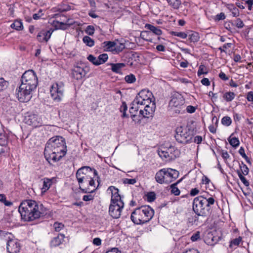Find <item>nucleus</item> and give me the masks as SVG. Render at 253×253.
<instances>
[{"mask_svg": "<svg viewBox=\"0 0 253 253\" xmlns=\"http://www.w3.org/2000/svg\"><path fill=\"white\" fill-rule=\"evenodd\" d=\"M108 191H110L112 193L111 199H114V202H117L119 201H122L121 199V196L119 194V189L116 188L115 186H111L108 189Z\"/></svg>", "mask_w": 253, "mask_h": 253, "instance_id": "nucleus-21", "label": "nucleus"}, {"mask_svg": "<svg viewBox=\"0 0 253 253\" xmlns=\"http://www.w3.org/2000/svg\"><path fill=\"white\" fill-rule=\"evenodd\" d=\"M115 45L116 42H114L106 41L102 43V47L104 50L107 51H115Z\"/></svg>", "mask_w": 253, "mask_h": 253, "instance_id": "nucleus-23", "label": "nucleus"}, {"mask_svg": "<svg viewBox=\"0 0 253 253\" xmlns=\"http://www.w3.org/2000/svg\"><path fill=\"white\" fill-rule=\"evenodd\" d=\"M240 169L241 170V173L244 175L248 174L249 172V169L248 167L242 162L241 164L240 165Z\"/></svg>", "mask_w": 253, "mask_h": 253, "instance_id": "nucleus-39", "label": "nucleus"}, {"mask_svg": "<svg viewBox=\"0 0 253 253\" xmlns=\"http://www.w3.org/2000/svg\"><path fill=\"white\" fill-rule=\"evenodd\" d=\"M136 182V180L135 178L128 179L125 178L123 179V183L125 184H134Z\"/></svg>", "mask_w": 253, "mask_h": 253, "instance_id": "nucleus-56", "label": "nucleus"}, {"mask_svg": "<svg viewBox=\"0 0 253 253\" xmlns=\"http://www.w3.org/2000/svg\"><path fill=\"white\" fill-rule=\"evenodd\" d=\"M168 3L173 6L174 8H177L181 4V1L180 0H167Z\"/></svg>", "mask_w": 253, "mask_h": 253, "instance_id": "nucleus-44", "label": "nucleus"}, {"mask_svg": "<svg viewBox=\"0 0 253 253\" xmlns=\"http://www.w3.org/2000/svg\"><path fill=\"white\" fill-rule=\"evenodd\" d=\"M72 77L75 79L79 80L82 79L85 75L84 70L80 67L76 66L72 70Z\"/></svg>", "mask_w": 253, "mask_h": 253, "instance_id": "nucleus-19", "label": "nucleus"}, {"mask_svg": "<svg viewBox=\"0 0 253 253\" xmlns=\"http://www.w3.org/2000/svg\"><path fill=\"white\" fill-rule=\"evenodd\" d=\"M108 55L106 53H103L100 54L97 58L98 62L102 64L105 63L108 59Z\"/></svg>", "mask_w": 253, "mask_h": 253, "instance_id": "nucleus-42", "label": "nucleus"}, {"mask_svg": "<svg viewBox=\"0 0 253 253\" xmlns=\"http://www.w3.org/2000/svg\"><path fill=\"white\" fill-rule=\"evenodd\" d=\"M239 153L242 156L243 158H244L246 160V162L248 164H251V162L249 157L246 155L245 153V150L243 147H241L240 148L239 150Z\"/></svg>", "mask_w": 253, "mask_h": 253, "instance_id": "nucleus-48", "label": "nucleus"}, {"mask_svg": "<svg viewBox=\"0 0 253 253\" xmlns=\"http://www.w3.org/2000/svg\"><path fill=\"white\" fill-rule=\"evenodd\" d=\"M199 193V190L197 188H193L191 190L190 194L192 196H194Z\"/></svg>", "mask_w": 253, "mask_h": 253, "instance_id": "nucleus-64", "label": "nucleus"}, {"mask_svg": "<svg viewBox=\"0 0 253 253\" xmlns=\"http://www.w3.org/2000/svg\"><path fill=\"white\" fill-rule=\"evenodd\" d=\"M87 59L89 61H90L93 64H94L96 66H98V65H100V63H99L98 62L97 58H96L95 56H94L93 55H92L91 54L89 55L88 56V57H87Z\"/></svg>", "mask_w": 253, "mask_h": 253, "instance_id": "nucleus-43", "label": "nucleus"}, {"mask_svg": "<svg viewBox=\"0 0 253 253\" xmlns=\"http://www.w3.org/2000/svg\"><path fill=\"white\" fill-rule=\"evenodd\" d=\"M203 140V138L201 136L197 135L194 137V142L198 144H200Z\"/></svg>", "mask_w": 253, "mask_h": 253, "instance_id": "nucleus-59", "label": "nucleus"}, {"mask_svg": "<svg viewBox=\"0 0 253 253\" xmlns=\"http://www.w3.org/2000/svg\"><path fill=\"white\" fill-rule=\"evenodd\" d=\"M7 144V137L5 134L3 132H0V146L2 148V146H4Z\"/></svg>", "mask_w": 253, "mask_h": 253, "instance_id": "nucleus-40", "label": "nucleus"}, {"mask_svg": "<svg viewBox=\"0 0 253 253\" xmlns=\"http://www.w3.org/2000/svg\"><path fill=\"white\" fill-rule=\"evenodd\" d=\"M138 105H140V103L134 102V100L131 104V106L129 109V113L131 114V117L132 118H134L136 116L135 113H137L138 110Z\"/></svg>", "mask_w": 253, "mask_h": 253, "instance_id": "nucleus-26", "label": "nucleus"}, {"mask_svg": "<svg viewBox=\"0 0 253 253\" xmlns=\"http://www.w3.org/2000/svg\"><path fill=\"white\" fill-rule=\"evenodd\" d=\"M201 82L203 85H204L206 86H209L211 84V83H210L209 80L206 78L203 79L201 80Z\"/></svg>", "mask_w": 253, "mask_h": 253, "instance_id": "nucleus-60", "label": "nucleus"}, {"mask_svg": "<svg viewBox=\"0 0 253 253\" xmlns=\"http://www.w3.org/2000/svg\"><path fill=\"white\" fill-rule=\"evenodd\" d=\"M154 211L149 206L136 208L131 213L130 218L136 224H143L149 222L153 217Z\"/></svg>", "mask_w": 253, "mask_h": 253, "instance_id": "nucleus-5", "label": "nucleus"}, {"mask_svg": "<svg viewBox=\"0 0 253 253\" xmlns=\"http://www.w3.org/2000/svg\"><path fill=\"white\" fill-rule=\"evenodd\" d=\"M168 110L172 114H183L185 112V99L181 94L175 92L172 95Z\"/></svg>", "mask_w": 253, "mask_h": 253, "instance_id": "nucleus-7", "label": "nucleus"}, {"mask_svg": "<svg viewBox=\"0 0 253 253\" xmlns=\"http://www.w3.org/2000/svg\"><path fill=\"white\" fill-rule=\"evenodd\" d=\"M186 109L187 110V112L189 113H193L196 110V108L194 106H191V105L188 106L186 107Z\"/></svg>", "mask_w": 253, "mask_h": 253, "instance_id": "nucleus-62", "label": "nucleus"}, {"mask_svg": "<svg viewBox=\"0 0 253 253\" xmlns=\"http://www.w3.org/2000/svg\"><path fill=\"white\" fill-rule=\"evenodd\" d=\"M66 143L63 137L58 136L50 138L46 143L44 155L46 160L50 163L59 161L66 154Z\"/></svg>", "mask_w": 253, "mask_h": 253, "instance_id": "nucleus-3", "label": "nucleus"}, {"mask_svg": "<svg viewBox=\"0 0 253 253\" xmlns=\"http://www.w3.org/2000/svg\"><path fill=\"white\" fill-rule=\"evenodd\" d=\"M208 73V71L204 65L201 64L199 67V69L197 72V75L198 77H200L202 75H206Z\"/></svg>", "mask_w": 253, "mask_h": 253, "instance_id": "nucleus-33", "label": "nucleus"}, {"mask_svg": "<svg viewBox=\"0 0 253 253\" xmlns=\"http://www.w3.org/2000/svg\"><path fill=\"white\" fill-rule=\"evenodd\" d=\"M21 84L16 89V95L21 102H27L31 99L33 92L36 89L38 84L36 74L32 70L24 72L21 79Z\"/></svg>", "mask_w": 253, "mask_h": 253, "instance_id": "nucleus-1", "label": "nucleus"}, {"mask_svg": "<svg viewBox=\"0 0 253 253\" xmlns=\"http://www.w3.org/2000/svg\"><path fill=\"white\" fill-rule=\"evenodd\" d=\"M50 92L52 99L56 102H60L64 95V83L59 82L53 84L51 86Z\"/></svg>", "mask_w": 253, "mask_h": 253, "instance_id": "nucleus-12", "label": "nucleus"}, {"mask_svg": "<svg viewBox=\"0 0 253 253\" xmlns=\"http://www.w3.org/2000/svg\"><path fill=\"white\" fill-rule=\"evenodd\" d=\"M232 44L231 43H227L224 44L223 45V47H220L218 48V49L220 50L221 52H225V50L224 49H226L227 48L230 47L231 46Z\"/></svg>", "mask_w": 253, "mask_h": 253, "instance_id": "nucleus-58", "label": "nucleus"}, {"mask_svg": "<svg viewBox=\"0 0 253 253\" xmlns=\"http://www.w3.org/2000/svg\"><path fill=\"white\" fill-rule=\"evenodd\" d=\"M75 21L71 19H68L66 22H59L53 21L52 25L55 27V29L66 30L71 25H73Z\"/></svg>", "mask_w": 253, "mask_h": 253, "instance_id": "nucleus-17", "label": "nucleus"}, {"mask_svg": "<svg viewBox=\"0 0 253 253\" xmlns=\"http://www.w3.org/2000/svg\"><path fill=\"white\" fill-rule=\"evenodd\" d=\"M83 41L86 45L89 47H92L94 44V40L87 36L84 37Z\"/></svg>", "mask_w": 253, "mask_h": 253, "instance_id": "nucleus-31", "label": "nucleus"}, {"mask_svg": "<svg viewBox=\"0 0 253 253\" xmlns=\"http://www.w3.org/2000/svg\"><path fill=\"white\" fill-rule=\"evenodd\" d=\"M170 34L172 36H176L179 38H181V39H185L187 37V34H186L185 32H174V31H171L170 32Z\"/></svg>", "mask_w": 253, "mask_h": 253, "instance_id": "nucleus-36", "label": "nucleus"}, {"mask_svg": "<svg viewBox=\"0 0 253 253\" xmlns=\"http://www.w3.org/2000/svg\"><path fill=\"white\" fill-rule=\"evenodd\" d=\"M200 238V233L199 232H197L192 235L191 237V240L193 242L197 241Z\"/></svg>", "mask_w": 253, "mask_h": 253, "instance_id": "nucleus-57", "label": "nucleus"}, {"mask_svg": "<svg viewBox=\"0 0 253 253\" xmlns=\"http://www.w3.org/2000/svg\"><path fill=\"white\" fill-rule=\"evenodd\" d=\"M219 77L223 81H227L229 79V78L226 75V74L222 72H221L219 74Z\"/></svg>", "mask_w": 253, "mask_h": 253, "instance_id": "nucleus-63", "label": "nucleus"}, {"mask_svg": "<svg viewBox=\"0 0 253 253\" xmlns=\"http://www.w3.org/2000/svg\"><path fill=\"white\" fill-rule=\"evenodd\" d=\"M236 94L233 92H225L223 95V99L227 102H231L232 101L235 97Z\"/></svg>", "mask_w": 253, "mask_h": 253, "instance_id": "nucleus-28", "label": "nucleus"}, {"mask_svg": "<svg viewBox=\"0 0 253 253\" xmlns=\"http://www.w3.org/2000/svg\"><path fill=\"white\" fill-rule=\"evenodd\" d=\"M8 85V82L4 80L2 78H0V91H2L6 89Z\"/></svg>", "mask_w": 253, "mask_h": 253, "instance_id": "nucleus-35", "label": "nucleus"}, {"mask_svg": "<svg viewBox=\"0 0 253 253\" xmlns=\"http://www.w3.org/2000/svg\"><path fill=\"white\" fill-rule=\"evenodd\" d=\"M127 109V107L126 104L125 102H123L120 109V111L123 113L122 116L123 118L128 117V115L126 114Z\"/></svg>", "mask_w": 253, "mask_h": 253, "instance_id": "nucleus-47", "label": "nucleus"}, {"mask_svg": "<svg viewBox=\"0 0 253 253\" xmlns=\"http://www.w3.org/2000/svg\"><path fill=\"white\" fill-rule=\"evenodd\" d=\"M19 212L22 219L31 221L46 214V208L43 205L32 200L22 201L19 207Z\"/></svg>", "mask_w": 253, "mask_h": 253, "instance_id": "nucleus-4", "label": "nucleus"}, {"mask_svg": "<svg viewBox=\"0 0 253 253\" xmlns=\"http://www.w3.org/2000/svg\"><path fill=\"white\" fill-rule=\"evenodd\" d=\"M147 200L149 202L154 201L156 199V194L154 192H148L146 195Z\"/></svg>", "mask_w": 253, "mask_h": 253, "instance_id": "nucleus-50", "label": "nucleus"}, {"mask_svg": "<svg viewBox=\"0 0 253 253\" xmlns=\"http://www.w3.org/2000/svg\"><path fill=\"white\" fill-rule=\"evenodd\" d=\"M233 16H236L238 13V9L233 4H229L227 7Z\"/></svg>", "mask_w": 253, "mask_h": 253, "instance_id": "nucleus-51", "label": "nucleus"}, {"mask_svg": "<svg viewBox=\"0 0 253 253\" xmlns=\"http://www.w3.org/2000/svg\"><path fill=\"white\" fill-rule=\"evenodd\" d=\"M65 236L63 234H58L57 236L53 238L50 242L51 247H57L63 243Z\"/></svg>", "mask_w": 253, "mask_h": 253, "instance_id": "nucleus-20", "label": "nucleus"}, {"mask_svg": "<svg viewBox=\"0 0 253 253\" xmlns=\"http://www.w3.org/2000/svg\"><path fill=\"white\" fill-rule=\"evenodd\" d=\"M235 25L238 28H242L244 26V24L240 18L237 19L235 21Z\"/></svg>", "mask_w": 253, "mask_h": 253, "instance_id": "nucleus-55", "label": "nucleus"}, {"mask_svg": "<svg viewBox=\"0 0 253 253\" xmlns=\"http://www.w3.org/2000/svg\"><path fill=\"white\" fill-rule=\"evenodd\" d=\"M189 39L191 42H198L200 39L198 33L192 31L191 34L189 35Z\"/></svg>", "mask_w": 253, "mask_h": 253, "instance_id": "nucleus-30", "label": "nucleus"}, {"mask_svg": "<svg viewBox=\"0 0 253 253\" xmlns=\"http://www.w3.org/2000/svg\"><path fill=\"white\" fill-rule=\"evenodd\" d=\"M54 230L56 232H59L64 227V225L61 222H55L53 224Z\"/></svg>", "mask_w": 253, "mask_h": 253, "instance_id": "nucleus-46", "label": "nucleus"}, {"mask_svg": "<svg viewBox=\"0 0 253 253\" xmlns=\"http://www.w3.org/2000/svg\"><path fill=\"white\" fill-rule=\"evenodd\" d=\"M125 48V45L124 43H120L119 45H117L115 46V52L119 53L122 51Z\"/></svg>", "mask_w": 253, "mask_h": 253, "instance_id": "nucleus-54", "label": "nucleus"}, {"mask_svg": "<svg viewBox=\"0 0 253 253\" xmlns=\"http://www.w3.org/2000/svg\"><path fill=\"white\" fill-rule=\"evenodd\" d=\"M159 156L166 161H170L179 157L180 152L175 147L170 145L169 147L162 146L158 150Z\"/></svg>", "mask_w": 253, "mask_h": 253, "instance_id": "nucleus-10", "label": "nucleus"}, {"mask_svg": "<svg viewBox=\"0 0 253 253\" xmlns=\"http://www.w3.org/2000/svg\"><path fill=\"white\" fill-rule=\"evenodd\" d=\"M94 31L95 29L94 27L93 26L89 25L87 26V27L86 28V29L85 30V32L89 35H92L94 33Z\"/></svg>", "mask_w": 253, "mask_h": 253, "instance_id": "nucleus-53", "label": "nucleus"}, {"mask_svg": "<svg viewBox=\"0 0 253 253\" xmlns=\"http://www.w3.org/2000/svg\"><path fill=\"white\" fill-rule=\"evenodd\" d=\"M0 239L6 242V249L9 253H18L21 246L17 239L8 232L0 230Z\"/></svg>", "mask_w": 253, "mask_h": 253, "instance_id": "nucleus-9", "label": "nucleus"}, {"mask_svg": "<svg viewBox=\"0 0 253 253\" xmlns=\"http://www.w3.org/2000/svg\"><path fill=\"white\" fill-rule=\"evenodd\" d=\"M179 182V181H178L176 183L172 184L171 186V193L173 194L175 196H178L180 194V191L178 189L177 187H176V185L177 183Z\"/></svg>", "mask_w": 253, "mask_h": 253, "instance_id": "nucleus-37", "label": "nucleus"}, {"mask_svg": "<svg viewBox=\"0 0 253 253\" xmlns=\"http://www.w3.org/2000/svg\"><path fill=\"white\" fill-rule=\"evenodd\" d=\"M206 202L204 196H198L194 199L193 210L198 216H206L209 213Z\"/></svg>", "mask_w": 253, "mask_h": 253, "instance_id": "nucleus-11", "label": "nucleus"}, {"mask_svg": "<svg viewBox=\"0 0 253 253\" xmlns=\"http://www.w3.org/2000/svg\"><path fill=\"white\" fill-rule=\"evenodd\" d=\"M54 31L52 29H50L49 30H42L40 31L37 36V40L40 42H47Z\"/></svg>", "mask_w": 253, "mask_h": 253, "instance_id": "nucleus-18", "label": "nucleus"}, {"mask_svg": "<svg viewBox=\"0 0 253 253\" xmlns=\"http://www.w3.org/2000/svg\"><path fill=\"white\" fill-rule=\"evenodd\" d=\"M0 202L6 206H10L12 205V202L6 200V196L4 194H0Z\"/></svg>", "mask_w": 253, "mask_h": 253, "instance_id": "nucleus-45", "label": "nucleus"}, {"mask_svg": "<svg viewBox=\"0 0 253 253\" xmlns=\"http://www.w3.org/2000/svg\"><path fill=\"white\" fill-rule=\"evenodd\" d=\"M53 178H44L42 179L43 180V185L42 188V193H45L46 192L51 186L52 184V180H53Z\"/></svg>", "mask_w": 253, "mask_h": 253, "instance_id": "nucleus-22", "label": "nucleus"}, {"mask_svg": "<svg viewBox=\"0 0 253 253\" xmlns=\"http://www.w3.org/2000/svg\"><path fill=\"white\" fill-rule=\"evenodd\" d=\"M237 173L238 175V176L241 180V181L243 183V184L246 186H248L249 185V181L246 179V178L243 176V174H242L241 172V171L239 170L237 171Z\"/></svg>", "mask_w": 253, "mask_h": 253, "instance_id": "nucleus-41", "label": "nucleus"}, {"mask_svg": "<svg viewBox=\"0 0 253 253\" xmlns=\"http://www.w3.org/2000/svg\"><path fill=\"white\" fill-rule=\"evenodd\" d=\"M196 131L195 128L191 125H187L186 127L180 126L176 129L175 138L178 142L187 144L191 142Z\"/></svg>", "mask_w": 253, "mask_h": 253, "instance_id": "nucleus-6", "label": "nucleus"}, {"mask_svg": "<svg viewBox=\"0 0 253 253\" xmlns=\"http://www.w3.org/2000/svg\"><path fill=\"white\" fill-rule=\"evenodd\" d=\"M144 110H140L139 114L142 115L144 118H149L152 117L156 109V104L154 100L148 102L145 105Z\"/></svg>", "mask_w": 253, "mask_h": 253, "instance_id": "nucleus-15", "label": "nucleus"}, {"mask_svg": "<svg viewBox=\"0 0 253 253\" xmlns=\"http://www.w3.org/2000/svg\"><path fill=\"white\" fill-rule=\"evenodd\" d=\"M221 123L222 125L224 126H229L232 123V120L230 117L228 116H225L222 119Z\"/></svg>", "mask_w": 253, "mask_h": 253, "instance_id": "nucleus-49", "label": "nucleus"}, {"mask_svg": "<svg viewBox=\"0 0 253 253\" xmlns=\"http://www.w3.org/2000/svg\"><path fill=\"white\" fill-rule=\"evenodd\" d=\"M145 28L149 30L151 32H153V33L157 36H160L163 33L160 29L149 24H146L145 26Z\"/></svg>", "mask_w": 253, "mask_h": 253, "instance_id": "nucleus-24", "label": "nucleus"}, {"mask_svg": "<svg viewBox=\"0 0 253 253\" xmlns=\"http://www.w3.org/2000/svg\"><path fill=\"white\" fill-rule=\"evenodd\" d=\"M24 121L26 124L35 127L41 126L42 124L41 118L36 114H31L26 116Z\"/></svg>", "mask_w": 253, "mask_h": 253, "instance_id": "nucleus-16", "label": "nucleus"}, {"mask_svg": "<svg viewBox=\"0 0 253 253\" xmlns=\"http://www.w3.org/2000/svg\"><path fill=\"white\" fill-rule=\"evenodd\" d=\"M228 140V141H229L230 144L234 147H236L239 145V144H240L239 140L236 137H232L231 138L230 136L229 137Z\"/></svg>", "mask_w": 253, "mask_h": 253, "instance_id": "nucleus-34", "label": "nucleus"}, {"mask_svg": "<svg viewBox=\"0 0 253 253\" xmlns=\"http://www.w3.org/2000/svg\"><path fill=\"white\" fill-rule=\"evenodd\" d=\"M114 199L111 200V204L109 207V214L113 218H118L120 217L122 209L124 207L123 201L114 202Z\"/></svg>", "mask_w": 253, "mask_h": 253, "instance_id": "nucleus-13", "label": "nucleus"}, {"mask_svg": "<svg viewBox=\"0 0 253 253\" xmlns=\"http://www.w3.org/2000/svg\"><path fill=\"white\" fill-rule=\"evenodd\" d=\"M242 240L241 237L239 236L238 238L231 240L230 242L229 247L231 248H236L238 247Z\"/></svg>", "mask_w": 253, "mask_h": 253, "instance_id": "nucleus-29", "label": "nucleus"}, {"mask_svg": "<svg viewBox=\"0 0 253 253\" xmlns=\"http://www.w3.org/2000/svg\"><path fill=\"white\" fill-rule=\"evenodd\" d=\"M11 27L16 30H21L23 29V25L21 21L15 20L11 25Z\"/></svg>", "mask_w": 253, "mask_h": 253, "instance_id": "nucleus-32", "label": "nucleus"}, {"mask_svg": "<svg viewBox=\"0 0 253 253\" xmlns=\"http://www.w3.org/2000/svg\"><path fill=\"white\" fill-rule=\"evenodd\" d=\"M204 196V198L206 201V204L207 206V209L209 210V213H210V207L213 205L215 203L214 199L211 196H209L208 194Z\"/></svg>", "mask_w": 253, "mask_h": 253, "instance_id": "nucleus-27", "label": "nucleus"}, {"mask_svg": "<svg viewBox=\"0 0 253 253\" xmlns=\"http://www.w3.org/2000/svg\"><path fill=\"white\" fill-rule=\"evenodd\" d=\"M99 183L100 178L96 170L88 166L80 168L76 172V177L80 189L84 193H92L95 190L94 178Z\"/></svg>", "mask_w": 253, "mask_h": 253, "instance_id": "nucleus-2", "label": "nucleus"}, {"mask_svg": "<svg viewBox=\"0 0 253 253\" xmlns=\"http://www.w3.org/2000/svg\"><path fill=\"white\" fill-rule=\"evenodd\" d=\"M125 80L128 84H132L136 81V78L133 74H130L125 77Z\"/></svg>", "mask_w": 253, "mask_h": 253, "instance_id": "nucleus-38", "label": "nucleus"}, {"mask_svg": "<svg viewBox=\"0 0 253 253\" xmlns=\"http://www.w3.org/2000/svg\"><path fill=\"white\" fill-rule=\"evenodd\" d=\"M111 66V70L113 72L119 73L121 72V69L126 66V64L124 63H112Z\"/></svg>", "mask_w": 253, "mask_h": 253, "instance_id": "nucleus-25", "label": "nucleus"}, {"mask_svg": "<svg viewBox=\"0 0 253 253\" xmlns=\"http://www.w3.org/2000/svg\"><path fill=\"white\" fill-rule=\"evenodd\" d=\"M71 9V6L66 4H63L58 6V9L61 12L67 11Z\"/></svg>", "mask_w": 253, "mask_h": 253, "instance_id": "nucleus-52", "label": "nucleus"}, {"mask_svg": "<svg viewBox=\"0 0 253 253\" xmlns=\"http://www.w3.org/2000/svg\"><path fill=\"white\" fill-rule=\"evenodd\" d=\"M179 176V172L170 168L159 170L155 175L156 181L160 184H169L174 181Z\"/></svg>", "mask_w": 253, "mask_h": 253, "instance_id": "nucleus-8", "label": "nucleus"}, {"mask_svg": "<svg viewBox=\"0 0 253 253\" xmlns=\"http://www.w3.org/2000/svg\"><path fill=\"white\" fill-rule=\"evenodd\" d=\"M247 99L248 101L253 102V91H250L247 93Z\"/></svg>", "mask_w": 253, "mask_h": 253, "instance_id": "nucleus-61", "label": "nucleus"}, {"mask_svg": "<svg viewBox=\"0 0 253 253\" xmlns=\"http://www.w3.org/2000/svg\"><path fill=\"white\" fill-rule=\"evenodd\" d=\"M151 97L153 98L151 91L146 89H143L140 91L136 96L134 99V102L140 103L141 105H144L148 102L153 101L151 98Z\"/></svg>", "mask_w": 253, "mask_h": 253, "instance_id": "nucleus-14", "label": "nucleus"}]
</instances>
